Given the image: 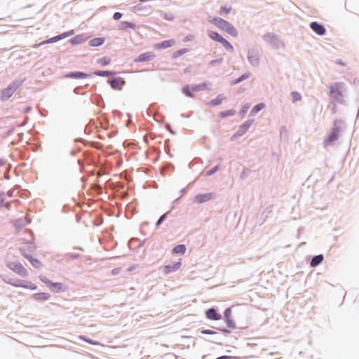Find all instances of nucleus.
<instances>
[{"mask_svg": "<svg viewBox=\"0 0 359 359\" xmlns=\"http://www.w3.org/2000/svg\"><path fill=\"white\" fill-rule=\"evenodd\" d=\"M200 90V87L198 86H196L191 88V90L197 91ZM182 92L189 97H193V94L191 92V88L189 86H186L183 88Z\"/></svg>", "mask_w": 359, "mask_h": 359, "instance_id": "412c9836", "label": "nucleus"}, {"mask_svg": "<svg viewBox=\"0 0 359 359\" xmlns=\"http://www.w3.org/2000/svg\"><path fill=\"white\" fill-rule=\"evenodd\" d=\"M50 294L46 292L36 293L33 295L34 299L38 301H45L50 298Z\"/></svg>", "mask_w": 359, "mask_h": 359, "instance_id": "aec40b11", "label": "nucleus"}, {"mask_svg": "<svg viewBox=\"0 0 359 359\" xmlns=\"http://www.w3.org/2000/svg\"><path fill=\"white\" fill-rule=\"evenodd\" d=\"M88 76H89L88 74H85L83 72H81L70 73V74L66 75V77L72 78V79H86Z\"/></svg>", "mask_w": 359, "mask_h": 359, "instance_id": "6ab92c4d", "label": "nucleus"}, {"mask_svg": "<svg viewBox=\"0 0 359 359\" xmlns=\"http://www.w3.org/2000/svg\"><path fill=\"white\" fill-rule=\"evenodd\" d=\"M130 27H132V28L134 27V26L132 24L130 25Z\"/></svg>", "mask_w": 359, "mask_h": 359, "instance_id": "a18cd8bd", "label": "nucleus"}, {"mask_svg": "<svg viewBox=\"0 0 359 359\" xmlns=\"http://www.w3.org/2000/svg\"><path fill=\"white\" fill-rule=\"evenodd\" d=\"M220 43L223 46L224 48L230 52V53H233L234 52V48L233 46L231 45V43L228 41L226 39H224L222 40V42H220Z\"/></svg>", "mask_w": 359, "mask_h": 359, "instance_id": "4be33fe9", "label": "nucleus"}, {"mask_svg": "<svg viewBox=\"0 0 359 359\" xmlns=\"http://www.w3.org/2000/svg\"><path fill=\"white\" fill-rule=\"evenodd\" d=\"M79 339H81V340H83V341H86V342H88V343H89V344H93V345H98V344H99V343L95 342V341H91V340H90V339H86V338L85 337H83V336H80V337H79Z\"/></svg>", "mask_w": 359, "mask_h": 359, "instance_id": "e433bc0d", "label": "nucleus"}, {"mask_svg": "<svg viewBox=\"0 0 359 359\" xmlns=\"http://www.w3.org/2000/svg\"><path fill=\"white\" fill-rule=\"evenodd\" d=\"M265 107V104L264 103H260V104H258L257 105H255L252 111H251V114L252 115H255L257 113H258L259 111H261L262 109H263Z\"/></svg>", "mask_w": 359, "mask_h": 359, "instance_id": "a878e982", "label": "nucleus"}, {"mask_svg": "<svg viewBox=\"0 0 359 359\" xmlns=\"http://www.w3.org/2000/svg\"><path fill=\"white\" fill-rule=\"evenodd\" d=\"M323 259H324V257L322 255H319L314 257L311 259V266H312V267L317 266L318 264H320L323 262Z\"/></svg>", "mask_w": 359, "mask_h": 359, "instance_id": "5701e85b", "label": "nucleus"}, {"mask_svg": "<svg viewBox=\"0 0 359 359\" xmlns=\"http://www.w3.org/2000/svg\"><path fill=\"white\" fill-rule=\"evenodd\" d=\"M8 266L12 271L22 277H26L28 274L27 270L21 264L12 263Z\"/></svg>", "mask_w": 359, "mask_h": 359, "instance_id": "423d86ee", "label": "nucleus"}, {"mask_svg": "<svg viewBox=\"0 0 359 359\" xmlns=\"http://www.w3.org/2000/svg\"><path fill=\"white\" fill-rule=\"evenodd\" d=\"M231 11V6H222L219 10V14L220 15H227L230 13Z\"/></svg>", "mask_w": 359, "mask_h": 359, "instance_id": "7c9ffc66", "label": "nucleus"}, {"mask_svg": "<svg viewBox=\"0 0 359 359\" xmlns=\"http://www.w3.org/2000/svg\"><path fill=\"white\" fill-rule=\"evenodd\" d=\"M109 62H110V59H109L107 57H102L98 60V63L100 64L102 66H106V65H109Z\"/></svg>", "mask_w": 359, "mask_h": 359, "instance_id": "f704fd0d", "label": "nucleus"}, {"mask_svg": "<svg viewBox=\"0 0 359 359\" xmlns=\"http://www.w3.org/2000/svg\"><path fill=\"white\" fill-rule=\"evenodd\" d=\"M216 359H238V358L236 356H231V355H223L220 356Z\"/></svg>", "mask_w": 359, "mask_h": 359, "instance_id": "4c0bfd02", "label": "nucleus"}, {"mask_svg": "<svg viewBox=\"0 0 359 359\" xmlns=\"http://www.w3.org/2000/svg\"><path fill=\"white\" fill-rule=\"evenodd\" d=\"M218 169V167L217 166H215L214 168H212L211 170H210L209 171H208L207 172V175H212L213 173H215Z\"/></svg>", "mask_w": 359, "mask_h": 359, "instance_id": "ea45409f", "label": "nucleus"}, {"mask_svg": "<svg viewBox=\"0 0 359 359\" xmlns=\"http://www.w3.org/2000/svg\"><path fill=\"white\" fill-rule=\"evenodd\" d=\"M292 96L294 102L299 101L302 99L301 95L297 92L292 93Z\"/></svg>", "mask_w": 359, "mask_h": 359, "instance_id": "c9c22d12", "label": "nucleus"}, {"mask_svg": "<svg viewBox=\"0 0 359 359\" xmlns=\"http://www.w3.org/2000/svg\"><path fill=\"white\" fill-rule=\"evenodd\" d=\"M3 165V163L1 161H0V166Z\"/></svg>", "mask_w": 359, "mask_h": 359, "instance_id": "49530a36", "label": "nucleus"}, {"mask_svg": "<svg viewBox=\"0 0 359 359\" xmlns=\"http://www.w3.org/2000/svg\"><path fill=\"white\" fill-rule=\"evenodd\" d=\"M16 88L14 86H9L8 88H6L1 94V98L2 100H7L9 97H11V95L13 94L14 91L15 90Z\"/></svg>", "mask_w": 359, "mask_h": 359, "instance_id": "ddd939ff", "label": "nucleus"}, {"mask_svg": "<svg viewBox=\"0 0 359 359\" xmlns=\"http://www.w3.org/2000/svg\"><path fill=\"white\" fill-rule=\"evenodd\" d=\"M231 311L229 308L226 309L224 311L225 321L229 327L236 328V324L231 318Z\"/></svg>", "mask_w": 359, "mask_h": 359, "instance_id": "9b49d317", "label": "nucleus"}, {"mask_svg": "<svg viewBox=\"0 0 359 359\" xmlns=\"http://www.w3.org/2000/svg\"><path fill=\"white\" fill-rule=\"evenodd\" d=\"M165 217H166V215H165V214L163 215L159 218V219L158 220V222H156V226L160 225V224H161L164 221V219H165Z\"/></svg>", "mask_w": 359, "mask_h": 359, "instance_id": "a19ab883", "label": "nucleus"}, {"mask_svg": "<svg viewBox=\"0 0 359 359\" xmlns=\"http://www.w3.org/2000/svg\"><path fill=\"white\" fill-rule=\"evenodd\" d=\"M222 101L223 98L221 96H219L215 99H213L211 101H210L209 104L212 106H217L222 104Z\"/></svg>", "mask_w": 359, "mask_h": 359, "instance_id": "c85d7f7f", "label": "nucleus"}, {"mask_svg": "<svg viewBox=\"0 0 359 359\" xmlns=\"http://www.w3.org/2000/svg\"><path fill=\"white\" fill-rule=\"evenodd\" d=\"M208 35L212 40L219 43L222 42L224 39L221 34L215 31H208Z\"/></svg>", "mask_w": 359, "mask_h": 359, "instance_id": "2eb2a0df", "label": "nucleus"}, {"mask_svg": "<svg viewBox=\"0 0 359 359\" xmlns=\"http://www.w3.org/2000/svg\"><path fill=\"white\" fill-rule=\"evenodd\" d=\"M248 109H249V106H244L242 108V109L241 110L240 113L243 114H245V113H247Z\"/></svg>", "mask_w": 359, "mask_h": 359, "instance_id": "37998d69", "label": "nucleus"}, {"mask_svg": "<svg viewBox=\"0 0 359 359\" xmlns=\"http://www.w3.org/2000/svg\"><path fill=\"white\" fill-rule=\"evenodd\" d=\"M213 197V195L210 193L209 194H198L195 196L194 201L197 203H202L206 201L211 200Z\"/></svg>", "mask_w": 359, "mask_h": 359, "instance_id": "0eeeda50", "label": "nucleus"}, {"mask_svg": "<svg viewBox=\"0 0 359 359\" xmlns=\"http://www.w3.org/2000/svg\"><path fill=\"white\" fill-rule=\"evenodd\" d=\"M310 27L315 33L318 35H324L325 34L326 31L325 27L317 22H311Z\"/></svg>", "mask_w": 359, "mask_h": 359, "instance_id": "6e6552de", "label": "nucleus"}, {"mask_svg": "<svg viewBox=\"0 0 359 359\" xmlns=\"http://www.w3.org/2000/svg\"><path fill=\"white\" fill-rule=\"evenodd\" d=\"M202 332L204 334H211L212 333V332L210 330H203Z\"/></svg>", "mask_w": 359, "mask_h": 359, "instance_id": "c03bdc74", "label": "nucleus"}, {"mask_svg": "<svg viewBox=\"0 0 359 359\" xmlns=\"http://www.w3.org/2000/svg\"><path fill=\"white\" fill-rule=\"evenodd\" d=\"M211 22L217 28L226 32L233 37H237L238 36V32L236 27L229 22L221 18H213Z\"/></svg>", "mask_w": 359, "mask_h": 359, "instance_id": "f257e3e1", "label": "nucleus"}, {"mask_svg": "<svg viewBox=\"0 0 359 359\" xmlns=\"http://www.w3.org/2000/svg\"><path fill=\"white\" fill-rule=\"evenodd\" d=\"M337 138H338V130H334L331 133V135L329 136L327 140L331 142H333V141L336 140Z\"/></svg>", "mask_w": 359, "mask_h": 359, "instance_id": "2f4dec72", "label": "nucleus"}, {"mask_svg": "<svg viewBox=\"0 0 359 359\" xmlns=\"http://www.w3.org/2000/svg\"><path fill=\"white\" fill-rule=\"evenodd\" d=\"M252 123V121L250 120L247 121L244 123H243L239 128V130L238 131V135L241 136L243 135L245 133H246V131L249 129Z\"/></svg>", "mask_w": 359, "mask_h": 359, "instance_id": "dca6fc26", "label": "nucleus"}, {"mask_svg": "<svg viewBox=\"0 0 359 359\" xmlns=\"http://www.w3.org/2000/svg\"><path fill=\"white\" fill-rule=\"evenodd\" d=\"M162 16L165 20H168V21H172L175 19L174 15L171 13H162Z\"/></svg>", "mask_w": 359, "mask_h": 359, "instance_id": "473e14b6", "label": "nucleus"}, {"mask_svg": "<svg viewBox=\"0 0 359 359\" xmlns=\"http://www.w3.org/2000/svg\"><path fill=\"white\" fill-rule=\"evenodd\" d=\"M236 111L233 109H229L225 111H222L219 113V116L222 118H226L227 116H231L234 115Z\"/></svg>", "mask_w": 359, "mask_h": 359, "instance_id": "bb28decb", "label": "nucleus"}, {"mask_svg": "<svg viewBox=\"0 0 359 359\" xmlns=\"http://www.w3.org/2000/svg\"><path fill=\"white\" fill-rule=\"evenodd\" d=\"M342 85L341 83H334L330 86V93L331 96L336 99L340 100L342 97L341 93Z\"/></svg>", "mask_w": 359, "mask_h": 359, "instance_id": "20e7f679", "label": "nucleus"}, {"mask_svg": "<svg viewBox=\"0 0 359 359\" xmlns=\"http://www.w3.org/2000/svg\"><path fill=\"white\" fill-rule=\"evenodd\" d=\"M94 74L95 75L100 76H109L114 74L113 72H109V71H97V72H95Z\"/></svg>", "mask_w": 359, "mask_h": 359, "instance_id": "c756f323", "label": "nucleus"}, {"mask_svg": "<svg viewBox=\"0 0 359 359\" xmlns=\"http://www.w3.org/2000/svg\"><path fill=\"white\" fill-rule=\"evenodd\" d=\"M206 317L210 320H218L221 319V315L218 314L215 309H210L206 311Z\"/></svg>", "mask_w": 359, "mask_h": 359, "instance_id": "4468645a", "label": "nucleus"}, {"mask_svg": "<svg viewBox=\"0 0 359 359\" xmlns=\"http://www.w3.org/2000/svg\"><path fill=\"white\" fill-rule=\"evenodd\" d=\"M189 51L188 49L187 48H182V49H180V50H178L177 51H175L173 54H172V57L174 58H177V57H180L181 55L187 53V52Z\"/></svg>", "mask_w": 359, "mask_h": 359, "instance_id": "cd10ccee", "label": "nucleus"}, {"mask_svg": "<svg viewBox=\"0 0 359 359\" xmlns=\"http://www.w3.org/2000/svg\"><path fill=\"white\" fill-rule=\"evenodd\" d=\"M34 250L35 246L32 243H28L27 248H22L20 249L22 255L30 262L32 265L36 269H39L42 267L43 265L41 262L37 259L33 258L30 255Z\"/></svg>", "mask_w": 359, "mask_h": 359, "instance_id": "f03ea898", "label": "nucleus"}, {"mask_svg": "<svg viewBox=\"0 0 359 359\" xmlns=\"http://www.w3.org/2000/svg\"><path fill=\"white\" fill-rule=\"evenodd\" d=\"M175 43L174 40H165L161 43L155 45L157 49L168 48L171 47Z\"/></svg>", "mask_w": 359, "mask_h": 359, "instance_id": "a211bd4d", "label": "nucleus"}, {"mask_svg": "<svg viewBox=\"0 0 359 359\" xmlns=\"http://www.w3.org/2000/svg\"><path fill=\"white\" fill-rule=\"evenodd\" d=\"M181 266V262L175 263L174 265H166L164 267L165 273H170L179 269Z\"/></svg>", "mask_w": 359, "mask_h": 359, "instance_id": "f3484780", "label": "nucleus"}, {"mask_svg": "<svg viewBox=\"0 0 359 359\" xmlns=\"http://www.w3.org/2000/svg\"><path fill=\"white\" fill-rule=\"evenodd\" d=\"M83 41V37L81 35H78V36H75L74 38H73L72 39H71V43L72 44H77Z\"/></svg>", "mask_w": 359, "mask_h": 359, "instance_id": "72a5a7b5", "label": "nucleus"}, {"mask_svg": "<svg viewBox=\"0 0 359 359\" xmlns=\"http://www.w3.org/2000/svg\"><path fill=\"white\" fill-rule=\"evenodd\" d=\"M74 34V30H70L69 32H65V33H62L58 36H56L55 37H53L50 39H48L46 43H53V42H56L59 40H61L62 39H65V38H67L68 36H72L73 34Z\"/></svg>", "mask_w": 359, "mask_h": 359, "instance_id": "9d476101", "label": "nucleus"}, {"mask_svg": "<svg viewBox=\"0 0 359 359\" xmlns=\"http://www.w3.org/2000/svg\"><path fill=\"white\" fill-rule=\"evenodd\" d=\"M104 42V38H95V39H93L90 41V45L91 46H101L102 44H103Z\"/></svg>", "mask_w": 359, "mask_h": 359, "instance_id": "393cba45", "label": "nucleus"}, {"mask_svg": "<svg viewBox=\"0 0 359 359\" xmlns=\"http://www.w3.org/2000/svg\"><path fill=\"white\" fill-rule=\"evenodd\" d=\"M155 57V55L151 52L144 53L140 54L139 57L135 60V62H147L153 60Z\"/></svg>", "mask_w": 359, "mask_h": 359, "instance_id": "1a4fd4ad", "label": "nucleus"}, {"mask_svg": "<svg viewBox=\"0 0 359 359\" xmlns=\"http://www.w3.org/2000/svg\"><path fill=\"white\" fill-rule=\"evenodd\" d=\"M248 76H245V75H243L242 76H241L240 78L237 79L235 81H234V83H238L239 82H241V81L245 79Z\"/></svg>", "mask_w": 359, "mask_h": 359, "instance_id": "79ce46f5", "label": "nucleus"}, {"mask_svg": "<svg viewBox=\"0 0 359 359\" xmlns=\"http://www.w3.org/2000/svg\"><path fill=\"white\" fill-rule=\"evenodd\" d=\"M41 280L49 287V289L55 292H60L65 290V287L61 283H53L46 278H41Z\"/></svg>", "mask_w": 359, "mask_h": 359, "instance_id": "7ed1b4c3", "label": "nucleus"}, {"mask_svg": "<svg viewBox=\"0 0 359 359\" xmlns=\"http://www.w3.org/2000/svg\"><path fill=\"white\" fill-rule=\"evenodd\" d=\"M121 17H122V14L119 12H116L113 15V18L116 20L121 19Z\"/></svg>", "mask_w": 359, "mask_h": 359, "instance_id": "58836bf2", "label": "nucleus"}, {"mask_svg": "<svg viewBox=\"0 0 359 359\" xmlns=\"http://www.w3.org/2000/svg\"><path fill=\"white\" fill-rule=\"evenodd\" d=\"M110 84L112 88L121 90L125 84V81L121 78L118 77L110 81Z\"/></svg>", "mask_w": 359, "mask_h": 359, "instance_id": "f8f14e48", "label": "nucleus"}, {"mask_svg": "<svg viewBox=\"0 0 359 359\" xmlns=\"http://www.w3.org/2000/svg\"><path fill=\"white\" fill-rule=\"evenodd\" d=\"M186 250L187 248L184 245H178L173 248L172 252L175 254L184 255Z\"/></svg>", "mask_w": 359, "mask_h": 359, "instance_id": "b1692460", "label": "nucleus"}, {"mask_svg": "<svg viewBox=\"0 0 359 359\" xmlns=\"http://www.w3.org/2000/svg\"><path fill=\"white\" fill-rule=\"evenodd\" d=\"M8 283L15 287H25V288H28V289H30L32 290H35L37 288L36 285H34L30 282L25 283V282H24L22 280H11Z\"/></svg>", "mask_w": 359, "mask_h": 359, "instance_id": "39448f33", "label": "nucleus"}]
</instances>
